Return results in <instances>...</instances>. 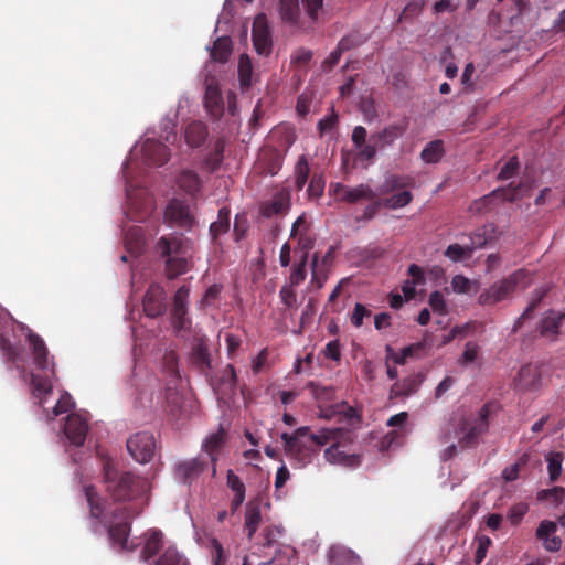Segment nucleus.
<instances>
[{
  "mask_svg": "<svg viewBox=\"0 0 565 565\" xmlns=\"http://www.w3.org/2000/svg\"><path fill=\"white\" fill-rule=\"evenodd\" d=\"M204 106L206 111L214 118L218 119L224 113V102L220 88L216 85H207L204 96Z\"/></svg>",
  "mask_w": 565,
  "mask_h": 565,
  "instance_id": "obj_27",
  "label": "nucleus"
},
{
  "mask_svg": "<svg viewBox=\"0 0 565 565\" xmlns=\"http://www.w3.org/2000/svg\"><path fill=\"white\" fill-rule=\"evenodd\" d=\"M527 190V186L524 183H519L514 185L510 183L505 188H498L494 191H499V196L502 201L515 202L523 196V193Z\"/></svg>",
  "mask_w": 565,
  "mask_h": 565,
  "instance_id": "obj_44",
  "label": "nucleus"
},
{
  "mask_svg": "<svg viewBox=\"0 0 565 565\" xmlns=\"http://www.w3.org/2000/svg\"><path fill=\"white\" fill-rule=\"evenodd\" d=\"M207 462L204 458L196 457L178 463L177 475L184 482H189L196 479L205 470Z\"/></svg>",
  "mask_w": 565,
  "mask_h": 565,
  "instance_id": "obj_26",
  "label": "nucleus"
},
{
  "mask_svg": "<svg viewBox=\"0 0 565 565\" xmlns=\"http://www.w3.org/2000/svg\"><path fill=\"white\" fill-rule=\"evenodd\" d=\"M429 306L435 312H438L440 315H445L447 312L446 300L444 298V295L438 290L433 291L430 294Z\"/></svg>",
  "mask_w": 565,
  "mask_h": 565,
  "instance_id": "obj_61",
  "label": "nucleus"
},
{
  "mask_svg": "<svg viewBox=\"0 0 565 565\" xmlns=\"http://www.w3.org/2000/svg\"><path fill=\"white\" fill-rule=\"evenodd\" d=\"M252 63L247 55H241L238 64V74L242 85L250 84Z\"/></svg>",
  "mask_w": 565,
  "mask_h": 565,
  "instance_id": "obj_57",
  "label": "nucleus"
},
{
  "mask_svg": "<svg viewBox=\"0 0 565 565\" xmlns=\"http://www.w3.org/2000/svg\"><path fill=\"white\" fill-rule=\"evenodd\" d=\"M279 298L287 309H297V295L294 286L284 285L279 290Z\"/></svg>",
  "mask_w": 565,
  "mask_h": 565,
  "instance_id": "obj_53",
  "label": "nucleus"
},
{
  "mask_svg": "<svg viewBox=\"0 0 565 565\" xmlns=\"http://www.w3.org/2000/svg\"><path fill=\"white\" fill-rule=\"evenodd\" d=\"M127 450L136 461L147 463L154 456L156 439L150 433H136L127 440Z\"/></svg>",
  "mask_w": 565,
  "mask_h": 565,
  "instance_id": "obj_12",
  "label": "nucleus"
},
{
  "mask_svg": "<svg viewBox=\"0 0 565 565\" xmlns=\"http://www.w3.org/2000/svg\"><path fill=\"white\" fill-rule=\"evenodd\" d=\"M564 315L554 311L548 312L540 323V333L543 337H556L559 332V327Z\"/></svg>",
  "mask_w": 565,
  "mask_h": 565,
  "instance_id": "obj_33",
  "label": "nucleus"
},
{
  "mask_svg": "<svg viewBox=\"0 0 565 565\" xmlns=\"http://www.w3.org/2000/svg\"><path fill=\"white\" fill-rule=\"evenodd\" d=\"M406 129L407 122H394L372 134L367 141V130L363 126L354 127L351 140L356 150V158L360 161L373 162L377 151L393 146L405 134Z\"/></svg>",
  "mask_w": 565,
  "mask_h": 565,
  "instance_id": "obj_2",
  "label": "nucleus"
},
{
  "mask_svg": "<svg viewBox=\"0 0 565 565\" xmlns=\"http://www.w3.org/2000/svg\"><path fill=\"white\" fill-rule=\"evenodd\" d=\"M372 311L367 309L364 305L358 302L354 306V309L351 313L350 321L352 326L355 328H360L363 324L364 318H370Z\"/></svg>",
  "mask_w": 565,
  "mask_h": 565,
  "instance_id": "obj_55",
  "label": "nucleus"
},
{
  "mask_svg": "<svg viewBox=\"0 0 565 565\" xmlns=\"http://www.w3.org/2000/svg\"><path fill=\"white\" fill-rule=\"evenodd\" d=\"M230 209L223 206L218 210L217 220L210 225V234L213 242L230 230Z\"/></svg>",
  "mask_w": 565,
  "mask_h": 565,
  "instance_id": "obj_35",
  "label": "nucleus"
},
{
  "mask_svg": "<svg viewBox=\"0 0 565 565\" xmlns=\"http://www.w3.org/2000/svg\"><path fill=\"white\" fill-rule=\"evenodd\" d=\"M531 282L530 273L525 269H518L481 292L478 302L481 306H493L509 298L515 290L527 288Z\"/></svg>",
  "mask_w": 565,
  "mask_h": 565,
  "instance_id": "obj_6",
  "label": "nucleus"
},
{
  "mask_svg": "<svg viewBox=\"0 0 565 565\" xmlns=\"http://www.w3.org/2000/svg\"><path fill=\"white\" fill-rule=\"evenodd\" d=\"M225 149V141L222 138L215 140L213 149L209 152L201 162V169L207 173L215 172L222 164L223 153Z\"/></svg>",
  "mask_w": 565,
  "mask_h": 565,
  "instance_id": "obj_30",
  "label": "nucleus"
},
{
  "mask_svg": "<svg viewBox=\"0 0 565 565\" xmlns=\"http://www.w3.org/2000/svg\"><path fill=\"white\" fill-rule=\"evenodd\" d=\"M106 491L116 501H127L145 495L150 484L148 479L131 471H120L107 460L103 466Z\"/></svg>",
  "mask_w": 565,
  "mask_h": 565,
  "instance_id": "obj_3",
  "label": "nucleus"
},
{
  "mask_svg": "<svg viewBox=\"0 0 565 565\" xmlns=\"http://www.w3.org/2000/svg\"><path fill=\"white\" fill-rule=\"evenodd\" d=\"M335 430L334 438L329 441L330 446L324 449L323 457L330 465H338L347 468H354L360 465V456L347 452L344 446L340 441L342 435L341 428H332Z\"/></svg>",
  "mask_w": 565,
  "mask_h": 565,
  "instance_id": "obj_13",
  "label": "nucleus"
},
{
  "mask_svg": "<svg viewBox=\"0 0 565 565\" xmlns=\"http://www.w3.org/2000/svg\"><path fill=\"white\" fill-rule=\"evenodd\" d=\"M300 14L298 0H280V15L285 22L295 24Z\"/></svg>",
  "mask_w": 565,
  "mask_h": 565,
  "instance_id": "obj_41",
  "label": "nucleus"
},
{
  "mask_svg": "<svg viewBox=\"0 0 565 565\" xmlns=\"http://www.w3.org/2000/svg\"><path fill=\"white\" fill-rule=\"evenodd\" d=\"M226 431L221 426L217 431L211 434L203 443V451H205L212 462V477L216 475V461L218 452L225 444Z\"/></svg>",
  "mask_w": 565,
  "mask_h": 565,
  "instance_id": "obj_23",
  "label": "nucleus"
},
{
  "mask_svg": "<svg viewBox=\"0 0 565 565\" xmlns=\"http://www.w3.org/2000/svg\"><path fill=\"white\" fill-rule=\"evenodd\" d=\"M284 157L278 149L265 147L262 149L256 162V169L263 174L275 175L282 166Z\"/></svg>",
  "mask_w": 565,
  "mask_h": 565,
  "instance_id": "obj_21",
  "label": "nucleus"
},
{
  "mask_svg": "<svg viewBox=\"0 0 565 565\" xmlns=\"http://www.w3.org/2000/svg\"><path fill=\"white\" fill-rule=\"evenodd\" d=\"M529 511V505L526 503H518L512 505L508 512V519L512 525H518L524 515Z\"/></svg>",
  "mask_w": 565,
  "mask_h": 565,
  "instance_id": "obj_59",
  "label": "nucleus"
},
{
  "mask_svg": "<svg viewBox=\"0 0 565 565\" xmlns=\"http://www.w3.org/2000/svg\"><path fill=\"white\" fill-rule=\"evenodd\" d=\"M367 40V38L365 35H363L362 33L360 32H352L348 35H344L339 42H338V47L340 51H342L343 53L347 52V51H350L354 47H358L360 45H362L363 43H365Z\"/></svg>",
  "mask_w": 565,
  "mask_h": 565,
  "instance_id": "obj_47",
  "label": "nucleus"
},
{
  "mask_svg": "<svg viewBox=\"0 0 565 565\" xmlns=\"http://www.w3.org/2000/svg\"><path fill=\"white\" fill-rule=\"evenodd\" d=\"M192 359L193 362L201 369L211 367V355L209 352V347L203 338H200L195 341L192 348Z\"/></svg>",
  "mask_w": 565,
  "mask_h": 565,
  "instance_id": "obj_37",
  "label": "nucleus"
},
{
  "mask_svg": "<svg viewBox=\"0 0 565 565\" xmlns=\"http://www.w3.org/2000/svg\"><path fill=\"white\" fill-rule=\"evenodd\" d=\"M164 215L172 225L185 230H190L195 222L194 216L190 212L189 205L177 199L169 202Z\"/></svg>",
  "mask_w": 565,
  "mask_h": 565,
  "instance_id": "obj_16",
  "label": "nucleus"
},
{
  "mask_svg": "<svg viewBox=\"0 0 565 565\" xmlns=\"http://www.w3.org/2000/svg\"><path fill=\"white\" fill-rule=\"evenodd\" d=\"M413 200V194L409 191H402L383 200V206L388 209H401L409 204Z\"/></svg>",
  "mask_w": 565,
  "mask_h": 565,
  "instance_id": "obj_50",
  "label": "nucleus"
},
{
  "mask_svg": "<svg viewBox=\"0 0 565 565\" xmlns=\"http://www.w3.org/2000/svg\"><path fill=\"white\" fill-rule=\"evenodd\" d=\"M499 196V191H492L490 192L489 194L478 199V200H475L470 206H469V211L471 213H476V214H481V213H486L490 210V206L492 204V202L498 199Z\"/></svg>",
  "mask_w": 565,
  "mask_h": 565,
  "instance_id": "obj_49",
  "label": "nucleus"
},
{
  "mask_svg": "<svg viewBox=\"0 0 565 565\" xmlns=\"http://www.w3.org/2000/svg\"><path fill=\"white\" fill-rule=\"evenodd\" d=\"M222 291V285L214 284L207 288L205 291L201 303L203 306H211L214 303V301L218 298L220 294Z\"/></svg>",
  "mask_w": 565,
  "mask_h": 565,
  "instance_id": "obj_63",
  "label": "nucleus"
},
{
  "mask_svg": "<svg viewBox=\"0 0 565 565\" xmlns=\"http://www.w3.org/2000/svg\"><path fill=\"white\" fill-rule=\"evenodd\" d=\"M143 545L140 552V559L148 563L163 547V533L158 529H149L142 535Z\"/></svg>",
  "mask_w": 565,
  "mask_h": 565,
  "instance_id": "obj_22",
  "label": "nucleus"
},
{
  "mask_svg": "<svg viewBox=\"0 0 565 565\" xmlns=\"http://www.w3.org/2000/svg\"><path fill=\"white\" fill-rule=\"evenodd\" d=\"M545 294L546 291L543 289H536L534 291L533 298L530 301L529 306L526 307L524 312L516 319L513 327V331H516L519 328H521L523 322L532 317L533 312L536 310V308L545 297Z\"/></svg>",
  "mask_w": 565,
  "mask_h": 565,
  "instance_id": "obj_40",
  "label": "nucleus"
},
{
  "mask_svg": "<svg viewBox=\"0 0 565 565\" xmlns=\"http://www.w3.org/2000/svg\"><path fill=\"white\" fill-rule=\"evenodd\" d=\"M163 367L169 376L167 388H166V402L169 407V412L174 416L181 408L182 396L177 390L180 381V374L178 369V356L173 351L168 352L163 358Z\"/></svg>",
  "mask_w": 565,
  "mask_h": 565,
  "instance_id": "obj_8",
  "label": "nucleus"
},
{
  "mask_svg": "<svg viewBox=\"0 0 565 565\" xmlns=\"http://www.w3.org/2000/svg\"><path fill=\"white\" fill-rule=\"evenodd\" d=\"M469 238L470 244L468 245L473 252L475 249L482 248L494 242L498 238V228L493 223L486 224L473 231L469 235Z\"/></svg>",
  "mask_w": 565,
  "mask_h": 565,
  "instance_id": "obj_25",
  "label": "nucleus"
},
{
  "mask_svg": "<svg viewBox=\"0 0 565 565\" xmlns=\"http://www.w3.org/2000/svg\"><path fill=\"white\" fill-rule=\"evenodd\" d=\"M149 565H189V562L174 546H169Z\"/></svg>",
  "mask_w": 565,
  "mask_h": 565,
  "instance_id": "obj_38",
  "label": "nucleus"
},
{
  "mask_svg": "<svg viewBox=\"0 0 565 565\" xmlns=\"http://www.w3.org/2000/svg\"><path fill=\"white\" fill-rule=\"evenodd\" d=\"M85 497L89 505L90 516L94 519H100L104 513V505L95 488L92 486L86 487Z\"/></svg>",
  "mask_w": 565,
  "mask_h": 565,
  "instance_id": "obj_43",
  "label": "nucleus"
},
{
  "mask_svg": "<svg viewBox=\"0 0 565 565\" xmlns=\"http://www.w3.org/2000/svg\"><path fill=\"white\" fill-rule=\"evenodd\" d=\"M262 522V512L258 504L248 503L245 512V530L247 537L253 539Z\"/></svg>",
  "mask_w": 565,
  "mask_h": 565,
  "instance_id": "obj_34",
  "label": "nucleus"
},
{
  "mask_svg": "<svg viewBox=\"0 0 565 565\" xmlns=\"http://www.w3.org/2000/svg\"><path fill=\"white\" fill-rule=\"evenodd\" d=\"M514 390L522 393L536 392L542 386V373L537 365H523L513 380Z\"/></svg>",
  "mask_w": 565,
  "mask_h": 565,
  "instance_id": "obj_15",
  "label": "nucleus"
},
{
  "mask_svg": "<svg viewBox=\"0 0 565 565\" xmlns=\"http://www.w3.org/2000/svg\"><path fill=\"white\" fill-rule=\"evenodd\" d=\"M88 431L87 420L79 414L72 413L66 417L64 434L73 446H83Z\"/></svg>",
  "mask_w": 565,
  "mask_h": 565,
  "instance_id": "obj_19",
  "label": "nucleus"
},
{
  "mask_svg": "<svg viewBox=\"0 0 565 565\" xmlns=\"http://www.w3.org/2000/svg\"><path fill=\"white\" fill-rule=\"evenodd\" d=\"M12 322L7 311H0V350L9 360H15L18 353L14 345L8 338V331L11 329Z\"/></svg>",
  "mask_w": 565,
  "mask_h": 565,
  "instance_id": "obj_29",
  "label": "nucleus"
},
{
  "mask_svg": "<svg viewBox=\"0 0 565 565\" xmlns=\"http://www.w3.org/2000/svg\"><path fill=\"white\" fill-rule=\"evenodd\" d=\"M227 487L235 493H245V484L231 469L227 471Z\"/></svg>",
  "mask_w": 565,
  "mask_h": 565,
  "instance_id": "obj_64",
  "label": "nucleus"
},
{
  "mask_svg": "<svg viewBox=\"0 0 565 565\" xmlns=\"http://www.w3.org/2000/svg\"><path fill=\"white\" fill-rule=\"evenodd\" d=\"M328 556L330 565H360L359 556L345 547L333 546Z\"/></svg>",
  "mask_w": 565,
  "mask_h": 565,
  "instance_id": "obj_31",
  "label": "nucleus"
},
{
  "mask_svg": "<svg viewBox=\"0 0 565 565\" xmlns=\"http://www.w3.org/2000/svg\"><path fill=\"white\" fill-rule=\"evenodd\" d=\"M324 184L326 182L322 175L313 174L307 189L309 198H320L323 194Z\"/></svg>",
  "mask_w": 565,
  "mask_h": 565,
  "instance_id": "obj_58",
  "label": "nucleus"
},
{
  "mask_svg": "<svg viewBox=\"0 0 565 565\" xmlns=\"http://www.w3.org/2000/svg\"><path fill=\"white\" fill-rule=\"evenodd\" d=\"M142 159L146 163L163 166L170 159L169 148L154 139H146L141 146Z\"/></svg>",
  "mask_w": 565,
  "mask_h": 565,
  "instance_id": "obj_20",
  "label": "nucleus"
},
{
  "mask_svg": "<svg viewBox=\"0 0 565 565\" xmlns=\"http://www.w3.org/2000/svg\"><path fill=\"white\" fill-rule=\"evenodd\" d=\"M307 258H308V256H307V254H305L302 256L301 260L294 266L291 274L289 276V282L287 285L296 287V286L300 285L306 279Z\"/></svg>",
  "mask_w": 565,
  "mask_h": 565,
  "instance_id": "obj_51",
  "label": "nucleus"
},
{
  "mask_svg": "<svg viewBox=\"0 0 565 565\" xmlns=\"http://www.w3.org/2000/svg\"><path fill=\"white\" fill-rule=\"evenodd\" d=\"M310 168L308 160L305 156H301L295 166V183L297 190H302L308 181Z\"/></svg>",
  "mask_w": 565,
  "mask_h": 565,
  "instance_id": "obj_45",
  "label": "nucleus"
},
{
  "mask_svg": "<svg viewBox=\"0 0 565 565\" xmlns=\"http://www.w3.org/2000/svg\"><path fill=\"white\" fill-rule=\"evenodd\" d=\"M537 499L561 503L565 499V489L562 487H553L551 489L541 490L537 493Z\"/></svg>",
  "mask_w": 565,
  "mask_h": 565,
  "instance_id": "obj_54",
  "label": "nucleus"
},
{
  "mask_svg": "<svg viewBox=\"0 0 565 565\" xmlns=\"http://www.w3.org/2000/svg\"><path fill=\"white\" fill-rule=\"evenodd\" d=\"M477 543H478V546H477V551L475 554V563L477 565H480L482 563V561L486 558L487 552H488L490 545L492 544V541L490 537L482 535L477 539Z\"/></svg>",
  "mask_w": 565,
  "mask_h": 565,
  "instance_id": "obj_60",
  "label": "nucleus"
},
{
  "mask_svg": "<svg viewBox=\"0 0 565 565\" xmlns=\"http://www.w3.org/2000/svg\"><path fill=\"white\" fill-rule=\"evenodd\" d=\"M445 154L444 141L433 140L428 142L420 152V158L425 163H438Z\"/></svg>",
  "mask_w": 565,
  "mask_h": 565,
  "instance_id": "obj_36",
  "label": "nucleus"
},
{
  "mask_svg": "<svg viewBox=\"0 0 565 565\" xmlns=\"http://www.w3.org/2000/svg\"><path fill=\"white\" fill-rule=\"evenodd\" d=\"M178 185L188 194L194 196L202 188L199 174L193 170H183L178 177Z\"/></svg>",
  "mask_w": 565,
  "mask_h": 565,
  "instance_id": "obj_32",
  "label": "nucleus"
},
{
  "mask_svg": "<svg viewBox=\"0 0 565 565\" xmlns=\"http://www.w3.org/2000/svg\"><path fill=\"white\" fill-rule=\"evenodd\" d=\"M156 249L161 257L166 258V274L169 279L189 270L191 243L183 235L170 234L160 237Z\"/></svg>",
  "mask_w": 565,
  "mask_h": 565,
  "instance_id": "obj_5",
  "label": "nucleus"
},
{
  "mask_svg": "<svg viewBox=\"0 0 565 565\" xmlns=\"http://www.w3.org/2000/svg\"><path fill=\"white\" fill-rule=\"evenodd\" d=\"M143 311L150 318H157L166 312V292L159 284H151L143 297Z\"/></svg>",
  "mask_w": 565,
  "mask_h": 565,
  "instance_id": "obj_17",
  "label": "nucleus"
},
{
  "mask_svg": "<svg viewBox=\"0 0 565 565\" xmlns=\"http://www.w3.org/2000/svg\"><path fill=\"white\" fill-rule=\"evenodd\" d=\"M423 381L424 376L418 373L395 382L391 387V397H408L415 394L420 387Z\"/></svg>",
  "mask_w": 565,
  "mask_h": 565,
  "instance_id": "obj_24",
  "label": "nucleus"
},
{
  "mask_svg": "<svg viewBox=\"0 0 565 565\" xmlns=\"http://www.w3.org/2000/svg\"><path fill=\"white\" fill-rule=\"evenodd\" d=\"M520 169V162L518 160V158L514 156L512 158L509 159L508 162L504 163V166L501 168L499 174H498V180H509L511 179L512 177H514L518 171Z\"/></svg>",
  "mask_w": 565,
  "mask_h": 565,
  "instance_id": "obj_56",
  "label": "nucleus"
},
{
  "mask_svg": "<svg viewBox=\"0 0 565 565\" xmlns=\"http://www.w3.org/2000/svg\"><path fill=\"white\" fill-rule=\"evenodd\" d=\"M289 209V200L288 198L280 196L274 199L271 202L266 204L263 209V214L266 217H271L274 215L284 214Z\"/></svg>",
  "mask_w": 565,
  "mask_h": 565,
  "instance_id": "obj_46",
  "label": "nucleus"
},
{
  "mask_svg": "<svg viewBox=\"0 0 565 565\" xmlns=\"http://www.w3.org/2000/svg\"><path fill=\"white\" fill-rule=\"evenodd\" d=\"M190 288L181 286L173 297L171 308V322L177 331L188 330L191 327V320L188 318V298Z\"/></svg>",
  "mask_w": 565,
  "mask_h": 565,
  "instance_id": "obj_14",
  "label": "nucleus"
},
{
  "mask_svg": "<svg viewBox=\"0 0 565 565\" xmlns=\"http://www.w3.org/2000/svg\"><path fill=\"white\" fill-rule=\"evenodd\" d=\"M556 523L548 520H543L536 529V537L539 540L547 539L556 532Z\"/></svg>",
  "mask_w": 565,
  "mask_h": 565,
  "instance_id": "obj_62",
  "label": "nucleus"
},
{
  "mask_svg": "<svg viewBox=\"0 0 565 565\" xmlns=\"http://www.w3.org/2000/svg\"><path fill=\"white\" fill-rule=\"evenodd\" d=\"M232 52V43L228 38H218L211 51V56L213 60L224 63L228 60Z\"/></svg>",
  "mask_w": 565,
  "mask_h": 565,
  "instance_id": "obj_42",
  "label": "nucleus"
},
{
  "mask_svg": "<svg viewBox=\"0 0 565 565\" xmlns=\"http://www.w3.org/2000/svg\"><path fill=\"white\" fill-rule=\"evenodd\" d=\"M207 136V126L200 120L191 121L184 129V140L191 148H199L203 146Z\"/></svg>",
  "mask_w": 565,
  "mask_h": 565,
  "instance_id": "obj_28",
  "label": "nucleus"
},
{
  "mask_svg": "<svg viewBox=\"0 0 565 565\" xmlns=\"http://www.w3.org/2000/svg\"><path fill=\"white\" fill-rule=\"evenodd\" d=\"M120 516L118 522H110L108 525V536L114 545H117L120 551L132 552L137 548L138 544L129 542L128 537L131 531L130 516L126 508H117L114 511V518Z\"/></svg>",
  "mask_w": 565,
  "mask_h": 565,
  "instance_id": "obj_10",
  "label": "nucleus"
},
{
  "mask_svg": "<svg viewBox=\"0 0 565 565\" xmlns=\"http://www.w3.org/2000/svg\"><path fill=\"white\" fill-rule=\"evenodd\" d=\"M28 340L31 347L34 365L39 371L43 372V374L33 372L30 374L31 393L33 397L38 399L39 405H43L46 401V396L50 395L53 390L52 376L55 374L54 364L49 361V350L40 335L30 331Z\"/></svg>",
  "mask_w": 565,
  "mask_h": 565,
  "instance_id": "obj_4",
  "label": "nucleus"
},
{
  "mask_svg": "<svg viewBox=\"0 0 565 565\" xmlns=\"http://www.w3.org/2000/svg\"><path fill=\"white\" fill-rule=\"evenodd\" d=\"M252 38L256 52L259 55L267 56L271 51V35L265 14H258L255 18L253 23Z\"/></svg>",
  "mask_w": 565,
  "mask_h": 565,
  "instance_id": "obj_18",
  "label": "nucleus"
},
{
  "mask_svg": "<svg viewBox=\"0 0 565 565\" xmlns=\"http://www.w3.org/2000/svg\"><path fill=\"white\" fill-rule=\"evenodd\" d=\"M525 0H495L493 9L488 14V22L500 25L508 21L510 26L516 24L527 7Z\"/></svg>",
  "mask_w": 565,
  "mask_h": 565,
  "instance_id": "obj_9",
  "label": "nucleus"
},
{
  "mask_svg": "<svg viewBox=\"0 0 565 565\" xmlns=\"http://www.w3.org/2000/svg\"><path fill=\"white\" fill-rule=\"evenodd\" d=\"M493 406V403H487L476 415H469L460 419L458 440L462 448H472L478 445L480 436L489 428V415Z\"/></svg>",
  "mask_w": 565,
  "mask_h": 565,
  "instance_id": "obj_7",
  "label": "nucleus"
},
{
  "mask_svg": "<svg viewBox=\"0 0 565 565\" xmlns=\"http://www.w3.org/2000/svg\"><path fill=\"white\" fill-rule=\"evenodd\" d=\"M472 255V250L469 245L461 246L459 244H451L445 250V256H447L452 262H460L465 258H469Z\"/></svg>",
  "mask_w": 565,
  "mask_h": 565,
  "instance_id": "obj_52",
  "label": "nucleus"
},
{
  "mask_svg": "<svg viewBox=\"0 0 565 565\" xmlns=\"http://www.w3.org/2000/svg\"><path fill=\"white\" fill-rule=\"evenodd\" d=\"M335 430L320 428L312 433L309 426L297 428L292 434L282 433L281 439L286 455L301 466L310 463L320 448L334 438Z\"/></svg>",
  "mask_w": 565,
  "mask_h": 565,
  "instance_id": "obj_1",
  "label": "nucleus"
},
{
  "mask_svg": "<svg viewBox=\"0 0 565 565\" xmlns=\"http://www.w3.org/2000/svg\"><path fill=\"white\" fill-rule=\"evenodd\" d=\"M563 459L561 452H551L546 458L548 477L552 482L556 481L562 473Z\"/></svg>",
  "mask_w": 565,
  "mask_h": 565,
  "instance_id": "obj_48",
  "label": "nucleus"
},
{
  "mask_svg": "<svg viewBox=\"0 0 565 565\" xmlns=\"http://www.w3.org/2000/svg\"><path fill=\"white\" fill-rule=\"evenodd\" d=\"M409 184V178L397 174H390L385 178L384 182L380 185V194H388L396 190H402Z\"/></svg>",
  "mask_w": 565,
  "mask_h": 565,
  "instance_id": "obj_39",
  "label": "nucleus"
},
{
  "mask_svg": "<svg viewBox=\"0 0 565 565\" xmlns=\"http://www.w3.org/2000/svg\"><path fill=\"white\" fill-rule=\"evenodd\" d=\"M329 195L333 196L337 202L355 204L360 201H373L377 193L365 183L351 188L340 182H333L329 185Z\"/></svg>",
  "mask_w": 565,
  "mask_h": 565,
  "instance_id": "obj_11",
  "label": "nucleus"
}]
</instances>
